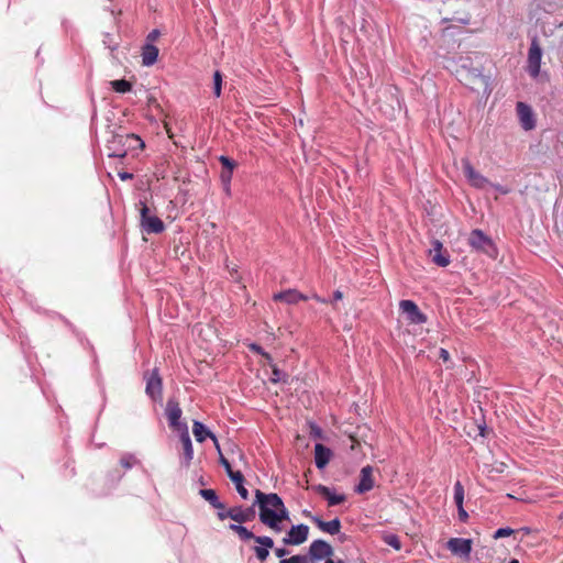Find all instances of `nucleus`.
I'll list each match as a JSON object with an SVG mask.
<instances>
[{
  "instance_id": "nucleus-21",
  "label": "nucleus",
  "mask_w": 563,
  "mask_h": 563,
  "mask_svg": "<svg viewBox=\"0 0 563 563\" xmlns=\"http://www.w3.org/2000/svg\"><path fill=\"white\" fill-rule=\"evenodd\" d=\"M273 299L275 301H284L288 305H295L301 300H303V301L308 300L309 297L301 294L297 289H287V290L280 291L278 294H275Z\"/></svg>"
},
{
  "instance_id": "nucleus-31",
  "label": "nucleus",
  "mask_w": 563,
  "mask_h": 563,
  "mask_svg": "<svg viewBox=\"0 0 563 563\" xmlns=\"http://www.w3.org/2000/svg\"><path fill=\"white\" fill-rule=\"evenodd\" d=\"M464 487L460 481L454 484V501L457 508L463 507Z\"/></svg>"
},
{
  "instance_id": "nucleus-47",
  "label": "nucleus",
  "mask_w": 563,
  "mask_h": 563,
  "mask_svg": "<svg viewBox=\"0 0 563 563\" xmlns=\"http://www.w3.org/2000/svg\"><path fill=\"white\" fill-rule=\"evenodd\" d=\"M439 356L444 362H448L450 360V353L445 349H440Z\"/></svg>"
},
{
  "instance_id": "nucleus-9",
  "label": "nucleus",
  "mask_w": 563,
  "mask_h": 563,
  "mask_svg": "<svg viewBox=\"0 0 563 563\" xmlns=\"http://www.w3.org/2000/svg\"><path fill=\"white\" fill-rule=\"evenodd\" d=\"M541 58L542 49L538 40L533 38L528 53V73L532 78H537L540 74Z\"/></svg>"
},
{
  "instance_id": "nucleus-14",
  "label": "nucleus",
  "mask_w": 563,
  "mask_h": 563,
  "mask_svg": "<svg viewBox=\"0 0 563 563\" xmlns=\"http://www.w3.org/2000/svg\"><path fill=\"white\" fill-rule=\"evenodd\" d=\"M163 383L159 376L158 369L154 368L152 373L146 377V395L154 401L162 397Z\"/></svg>"
},
{
  "instance_id": "nucleus-2",
  "label": "nucleus",
  "mask_w": 563,
  "mask_h": 563,
  "mask_svg": "<svg viewBox=\"0 0 563 563\" xmlns=\"http://www.w3.org/2000/svg\"><path fill=\"white\" fill-rule=\"evenodd\" d=\"M460 68L457 69L459 80L474 91L481 88H487L488 80L483 75L479 67H472L468 57H461Z\"/></svg>"
},
{
  "instance_id": "nucleus-53",
  "label": "nucleus",
  "mask_w": 563,
  "mask_h": 563,
  "mask_svg": "<svg viewBox=\"0 0 563 563\" xmlns=\"http://www.w3.org/2000/svg\"><path fill=\"white\" fill-rule=\"evenodd\" d=\"M324 563H336L335 561H333L331 558L327 559Z\"/></svg>"
},
{
  "instance_id": "nucleus-46",
  "label": "nucleus",
  "mask_w": 563,
  "mask_h": 563,
  "mask_svg": "<svg viewBox=\"0 0 563 563\" xmlns=\"http://www.w3.org/2000/svg\"><path fill=\"white\" fill-rule=\"evenodd\" d=\"M275 554L277 558H280L282 560L288 554V550L285 548H277L275 549Z\"/></svg>"
},
{
  "instance_id": "nucleus-40",
  "label": "nucleus",
  "mask_w": 563,
  "mask_h": 563,
  "mask_svg": "<svg viewBox=\"0 0 563 563\" xmlns=\"http://www.w3.org/2000/svg\"><path fill=\"white\" fill-rule=\"evenodd\" d=\"M515 531L511 529V528H499L495 531L493 538L494 539H500V538H505V537H509L514 533Z\"/></svg>"
},
{
  "instance_id": "nucleus-16",
  "label": "nucleus",
  "mask_w": 563,
  "mask_h": 563,
  "mask_svg": "<svg viewBox=\"0 0 563 563\" xmlns=\"http://www.w3.org/2000/svg\"><path fill=\"white\" fill-rule=\"evenodd\" d=\"M446 548L456 555L468 558L472 551V540L463 538H451Z\"/></svg>"
},
{
  "instance_id": "nucleus-8",
  "label": "nucleus",
  "mask_w": 563,
  "mask_h": 563,
  "mask_svg": "<svg viewBox=\"0 0 563 563\" xmlns=\"http://www.w3.org/2000/svg\"><path fill=\"white\" fill-rule=\"evenodd\" d=\"M310 562L327 560L334 554L333 548L324 540L318 539L311 542L309 547Z\"/></svg>"
},
{
  "instance_id": "nucleus-45",
  "label": "nucleus",
  "mask_w": 563,
  "mask_h": 563,
  "mask_svg": "<svg viewBox=\"0 0 563 563\" xmlns=\"http://www.w3.org/2000/svg\"><path fill=\"white\" fill-rule=\"evenodd\" d=\"M459 519L462 522H465L468 518V514L465 511L464 507L457 508Z\"/></svg>"
},
{
  "instance_id": "nucleus-20",
  "label": "nucleus",
  "mask_w": 563,
  "mask_h": 563,
  "mask_svg": "<svg viewBox=\"0 0 563 563\" xmlns=\"http://www.w3.org/2000/svg\"><path fill=\"white\" fill-rule=\"evenodd\" d=\"M430 256L432 257V262L440 267H446L450 264V255L446 250L443 249L442 243L438 240H434L432 243Z\"/></svg>"
},
{
  "instance_id": "nucleus-39",
  "label": "nucleus",
  "mask_w": 563,
  "mask_h": 563,
  "mask_svg": "<svg viewBox=\"0 0 563 563\" xmlns=\"http://www.w3.org/2000/svg\"><path fill=\"white\" fill-rule=\"evenodd\" d=\"M309 429H310L309 434L313 439H322L323 438V431L318 424L310 422Z\"/></svg>"
},
{
  "instance_id": "nucleus-30",
  "label": "nucleus",
  "mask_w": 563,
  "mask_h": 563,
  "mask_svg": "<svg viewBox=\"0 0 563 563\" xmlns=\"http://www.w3.org/2000/svg\"><path fill=\"white\" fill-rule=\"evenodd\" d=\"M110 85L115 92L120 93L129 92L132 89L131 82L125 79L112 80Z\"/></svg>"
},
{
  "instance_id": "nucleus-7",
  "label": "nucleus",
  "mask_w": 563,
  "mask_h": 563,
  "mask_svg": "<svg viewBox=\"0 0 563 563\" xmlns=\"http://www.w3.org/2000/svg\"><path fill=\"white\" fill-rule=\"evenodd\" d=\"M399 309L406 316V319L412 324H423L427 322V316L421 312L417 303L409 299L399 302Z\"/></svg>"
},
{
  "instance_id": "nucleus-55",
  "label": "nucleus",
  "mask_w": 563,
  "mask_h": 563,
  "mask_svg": "<svg viewBox=\"0 0 563 563\" xmlns=\"http://www.w3.org/2000/svg\"><path fill=\"white\" fill-rule=\"evenodd\" d=\"M336 563H346L343 560H338Z\"/></svg>"
},
{
  "instance_id": "nucleus-10",
  "label": "nucleus",
  "mask_w": 563,
  "mask_h": 563,
  "mask_svg": "<svg viewBox=\"0 0 563 563\" xmlns=\"http://www.w3.org/2000/svg\"><path fill=\"white\" fill-rule=\"evenodd\" d=\"M165 413L168 420V424L170 428L177 430L178 432L183 431V426H187L186 422H181L180 418L183 415L181 408L176 399L170 398L167 400Z\"/></svg>"
},
{
  "instance_id": "nucleus-18",
  "label": "nucleus",
  "mask_w": 563,
  "mask_h": 563,
  "mask_svg": "<svg viewBox=\"0 0 563 563\" xmlns=\"http://www.w3.org/2000/svg\"><path fill=\"white\" fill-rule=\"evenodd\" d=\"M255 542L260 545L254 547V553L258 561L265 562L269 555V549L274 547V540L267 536L255 538Z\"/></svg>"
},
{
  "instance_id": "nucleus-15",
  "label": "nucleus",
  "mask_w": 563,
  "mask_h": 563,
  "mask_svg": "<svg viewBox=\"0 0 563 563\" xmlns=\"http://www.w3.org/2000/svg\"><path fill=\"white\" fill-rule=\"evenodd\" d=\"M289 520V511L283 503V506H279L277 510H274V514H272L271 518L264 523V526L268 527L275 532H280L283 531L282 522Z\"/></svg>"
},
{
  "instance_id": "nucleus-50",
  "label": "nucleus",
  "mask_w": 563,
  "mask_h": 563,
  "mask_svg": "<svg viewBox=\"0 0 563 563\" xmlns=\"http://www.w3.org/2000/svg\"><path fill=\"white\" fill-rule=\"evenodd\" d=\"M311 298H313L314 300H317L319 302H322V303H327L328 302L324 298L319 297L317 294H313L311 296Z\"/></svg>"
},
{
  "instance_id": "nucleus-5",
  "label": "nucleus",
  "mask_w": 563,
  "mask_h": 563,
  "mask_svg": "<svg viewBox=\"0 0 563 563\" xmlns=\"http://www.w3.org/2000/svg\"><path fill=\"white\" fill-rule=\"evenodd\" d=\"M140 224L144 232L147 234H158L165 230L164 222L156 216L150 214V208L145 202L140 201Z\"/></svg>"
},
{
  "instance_id": "nucleus-29",
  "label": "nucleus",
  "mask_w": 563,
  "mask_h": 563,
  "mask_svg": "<svg viewBox=\"0 0 563 563\" xmlns=\"http://www.w3.org/2000/svg\"><path fill=\"white\" fill-rule=\"evenodd\" d=\"M229 529L231 531L235 532L242 541H249V540L255 541V538L258 537V536H255L252 531H250L246 527H244L243 525H240V523H231L229 526Z\"/></svg>"
},
{
  "instance_id": "nucleus-19",
  "label": "nucleus",
  "mask_w": 563,
  "mask_h": 563,
  "mask_svg": "<svg viewBox=\"0 0 563 563\" xmlns=\"http://www.w3.org/2000/svg\"><path fill=\"white\" fill-rule=\"evenodd\" d=\"M517 113L521 123V126L525 130H532L536 126V121L533 117V112L530 106L518 102L517 103Z\"/></svg>"
},
{
  "instance_id": "nucleus-35",
  "label": "nucleus",
  "mask_w": 563,
  "mask_h": 563,
  "mask_svg": "<svg viewBox=\"0 0 563 563\" xmlns=\"http://www.w3.org/2000/svg\"><path fill=\"white\" fill-rule=\"evenodd\" d=\"M384 542L397 551L401 549V542H400L398 536H396V534L385 536Z\"/></svg>"
},
{
  "instance_id": "nucleus-26",
  "label": "nucleus",
  "mask_w": 563,
  "mask_h": 563,
  "mask_svg": "<svg viewBox=\"0 0 563 563\" xmlns=\"http://www.w3.org/2000/svg\"><path fill=\"white\" fill-rule=\"evenodd\" d=\"M314 490L328 500L329 506H336L345 501V495L333 494L331 489L324 485H317Z\"/></svg>"
},
{
  "instance_id": "nucleus-52",
  "label": "nucleus",
  "mask_w": 563,
  "mask_h": 563,
  "mask_svg": "<svg viewBox=\"0 0 563 563\" xmlns=\"http://www.w3.org/2000/svg\"><path fill=\"white\" fill-rule=\"evenodd\" d=\"M347 539L345 534L340 536V541L344 542Z\"/></svg>"
},
{
  "instance_id": "nucleus-23",
  "label": "nucleus",
  "mask_w": 563,
  "mask_h": 563,
  "mask_svg": "<svg viewBox=\"0 0 563 563\" xmlns=\"http://www.w3.org/2000/svg\"><path fill=\"white\" fill-rule=\"evenodd\" d=\"M332 452L329 448L321 443L314 445V463L319 470H322L330 462Z\"/></svg>"
},
{
  "instance_id": "nucleus-6",
  "label": "nucleus",
  "mask_w": 563,
  "mask_h": 563,
  "mask_svg": "<svg viewBox=\"0 0 563 563\" xmlns=\"http://www.w3.org/2000/svg\"><path fill=\"white\" fill-rule=\"evenodd\" d=\"M255 507L256 506H254V504L247 508L236 506L230 509H224V511H218L217 516L222 521L230 518L234 522L242 525L252 521L255 518Z\"/></svg>"
},
{
  "instance_id": "nucleus-28",
  "label": "nucleus",
  "mask_w": 563,
  "mask_h": 563,
  "mask_svg": "<svg viewBox=\"0 0 563 563\" xmlns=\"http://www.w3.org/2000/svg\"><path fill=\"white\" fill-rule=\"evenodd\" d=\"M235 485L236 492L241 496L242 499H249V490L244 486V476L240 471H236L235 474H230L229 477Z\"/></svg>"
},
{
  "instance_id": "nucleus-54",
  "label": "nucleus",
  "mask_w": 563,
  "mask_h": 563,
  "mask_svg": "<svg viewBox=\"0 0 563 563\" xmlns=\"http://www.w3.org/2000/svg\"><path fill=\"white\" fill-rule=\"evenodd\" d=\"M509 563H519V561L517 559H511Z\"/></svg>"
},
{
  "instance_id": "nucleus-38",
  "label": "nucleus",
  "mask_w": 563,
  "mask_h": 563,
  "mask_svg": "<svg viewBox=\"0 0 563 563\" xmlns=\"http://www.w3.org/2000/svg\"><path fill=\"white\" fill-rule=\"evenodd\" d=\"M219 162L221 163L223 170H233L236 167L235 161L224 155L219 157Z\"/></svg>"
},
{
  "instance_id": "nucleus-41",
  "label": "nucleus",
  "mask_w": 563,
  "mask_h": 563,
  "mask_svg": "<svg viewBox=\"0 0 563 563\" xmlns=\"http://www.w3.org/2000/svg\"><path fill=\"white\" fill-rule=\"evenodd\" d=\"M103 44L111 49L112 52L117 48L118 44L114 43L112 36L110 34H106L103 37Z\"/></svg>"
},
{
  "instance_id": "nucleus-34",
  "label": "nucleus",
  "mask_w": 563,
  "mask_h": 563,
  "mask_svg": "<svg viewBox=\"0 0 563 563\" xmlns=\"http://www.w3.org/2000/svg\"><path fill=\"white\" fill-rule=\"evenodd\" d=\"M279 563H311L310 562V554L308 553L306 555H301V554L292 555L289 559L280 560Z\"/></svg>"
},
{
  "instance_id": "nucleus-44",
  "label": "nucleus",
  "mask_w": 563,
  "mask_h": 563,
  "mask_svg": "<svg viewBox=\"0 0 563 563\" xmlns=\"http://www.w3.org/2000/svg\"><path fill=\"white\" fill-rule=\"evenodd\" d=\"M253 350L257 353L262 354L269 363L272 362V357L268 353L264 352L263 349L258 345H253Z\"/></svg>"
},
{
  "instance_id": "nucleus-24",
  "label": "nucleus",
  "mask_w": 563,
  "mask_h": 563,
  "mask_svg": "<svg viewBox=\"0 0 563 563\" xmlns=\"http://www.w3.org/2000/svg\"><path fill=\"white\" fill-rule=\"evenodd\" d=\"M192 433L197 440V442H203L207 438L213 440L218 450H220L217 437L200 421H194L192 424Z\"/></svg>"
},
{
  "instance_id": "nucleus-51",
  "label": "nucleus",
  "mask_w": 563,
  "mask_h": 563,
  "mask_svg": "<svg viewBox=\"0 0 563 563\" xmlns=\"http://www.w3.org/2000/svg\"><path fill=\"white\" fill-rule=\"evenodd\" d=\"M492 186L504 195H506L508 192V190L504 189L500 185H492Z\"/></svg>"
},
{
  "instance_id": "nucleus-32",
  "label": "nucleus",
  "mask_w": 563,
  "mask_h": 563,
  "mask_svg": "<svg viewBox=\"0 0 563 563\" xmlns=\"http://www.w3.org/2000/svg\"><path fill=\"white\" fill-rule=\"evenodd\" d=\"M136 463H137V460L135 459V456L133 454H130V453L123 454L120 459V464L125 470L132 468Z\"/></svg>"
},
{
  "instance_id": "nucleus-17",
  "label": "nucleus",
  "mask_w": 563,
  "mask_h": 563,
  "mask_svg": "<svg viewBox=\"0 0 563 563\" xmlns=\"http://www.w3.org/2000/svg\"><path fill=\"white\" fill-rule=\"evenodd\" d=\"M374 479H373V467L369 465L364 466L360 472V482L355 486V492L357 494H365L373 489Z\"/></svg>"
},
{
  "instance_id": "nucleus-42",
  "label": "nucleus",
  "mask_w": 563,
  "mask_h": 563,
  "mask_svg": "<svg viewBox=\"0 0 563 563\" xmlns=\"http://www.w3.org/2000/svg\"><path fill=\"white\" fill-rule=\"evenodd\" d=\"M220 463L225 468L227 475L230 477V474H235V472L232 470L230 462L223 456H220Z\"/></svg>"
},
{
  "instance_id": "nucleus-13",
  "label": "nucleus",
  "mask_w": 563,
  "mask_h": 563,
  "mask_svg": "<svg viewBox=\"0 0 563 563\" xmlns=\"http://www.w3.org/2000/svg\"><path fill=\"white\" fill-rule=\"evenodd\" d=\"M183 431L179 433V440L183 445V455L180 456V463L185 467H189L194 459V448L189 435L188 426H183Z\"/></svg>"
},
{
  "instance_id": "nucleus-25",
  "label": "nucleus",
  "mask_w": 563,
  "mask_h": 563,
  "mask_svg": "<svg viewBox=\"0 0 563 563\" xmlns=\"http://www.w3.org/2000/svg\"><path fill=\"white\" fill-rule=\"evenodd\" d=\"M158 48L152 43H145L142 46V65L143 66H152L157 62L158 57Z\"/></svg>"
},
{
  "instance_id": "nucleus-3",
  "label": "nucleus",
  "mask_w": 563,
  "mask_h": 563,
  "mask_svg": "<svg viewBox=\"0 0 563 563\" xmlns=\"http://www.w3.org/2000/svg\"><path fill=\"white\" fill-rule=\"evenodd\" d=\"M254 506L258 507L260 521L264 525L274 514V510L283 506V499L276 493L266 494L261 489H256Z\"/></svg>"
},
{
  "instance_id": "nucleus-48",
  "label": "nucleus",
  "mask_w": 563,
  "mask_h": 563,
  "mask_svg": "<svg viewBox=\"0 0 563 563\" xmlns=\"http://www.w3.org/2000/svg\"><path fill=\"white\" fill-rule=\"evenodd\" d=\"M118 175L122 180H129L133 178V174L128 172H120Z\"/></svg>"
},
{
  "instance_id": "nucleus-12",
  "label": "nucleus",
  "mask_w": 563,
  "mask_h": 563,
  "mask_svg": "<svg viewBox=\"0 0 563 563\" xmlns=\"http://www.w3.org/2000/svg\"><path fill=\"white\" fill-rule=\"evenodd\" d=\"M463 173L468 183L475 188L484 189L490 185L486 177L475 170L468 159L463 161Z\"/></svg>"
},
{
  "instance_id": "nucleus-49",
  "label": "nucleus",
  "mask_w": 563,
  "mask_h": 563,
  "mask_svg": "<svg viewBox=\"0 0 563 563\" xmlns=\"http://www.w3.org/2000/svg\"><path fill=\"white\" fill-rule=\"evenodd\" d=\"M343 298V292L341 290H335L333 292V301L341 300Z\"/></svg>"
},
{
  "instance_id": "nucleus-1",
  "label": "nucleus",
  "mask_w": 563,
  "mask_h": 563,
  "mask_svg": "<svg viewBox=\"0 0 563 563\" xmlns=\"http://www.w3.org/2000/svg\"><path fill=\"white\" fill-rule=\"evenodd\" d=\"M108 151L110 157L124 158L129 154H134L144 147L142 139L133 133L115 134L108 141Z\"/></svg>"
},
{
  "instance_id": "nucleus-43",
  "label": "nucleus",
  "mask_w": 563,
  "mask_h": 563,
  "mask_svg": "<svg viewBox=\"0 0 563 563\" xmlns=\"http://www.w3.org/2000/svg\"><path fill=\"white\" fill-rule=\"evenodd\" d=\"M161 33L158 30H152L147 36H146V43H154L158 37H159Z\"/></svg>"
},
{
  "instance_id": "nucleus-22",
  "label": "nucleus",
  "mask_w": 563,
  "mask_h": 563,
  "mask_svg": "<svg viewBox=\"0 0 563 563\" xmlns=\"http://www.w3.org/2000/svg\"><path fill=\"white\" fill-rule=\"evenodd\" d=\"M311 521L323 532L330 533V534H338L341 529V521L339 518H335L331 521H323L318 516L309 515Z\"/></svg>"
},
{
  "instance_id": "nucleus-11",
  "label": "nucleus",
  "mask_w": 563,
  "mask_h": 563,
  "mask_svg": "<svg viewBox=\"0 0 563 563\" xmlns=\"http://www.w3.org/2000/svg\"><path fill=\"white\" fill-rule=\"evenodd\" d=\"M309 534V527L307 525L300 523L297 526H292L290 530L287 532L286 537L283 539V543L285 545H299L302 544Z\"/></svg>"
},
{
  "instance_id": "nucleus-56",
  "label": "nucleus",
  "mask_w": 563,
  "mask_h": 563,
  "mask_svg": "<svg viewBox=\"0 0 563 563\" xmlns=\"http://www.w3.org/2000/svg\"><path fill=\"white\" fill-rule=\"evenodd\" d=\"M361 563H366L364 560H361Z\"/></svg>"
},
{
  "instance_id": "nucleus-33",
  "label": "nucleus",
  "mask_w": 563,
  "mask_h": 563,
  "mask_svg": "<svg viewBox=\"0 0 563 563\" xmlns=\"http://www.w3.org/2000/svg\"><path fill=\"white\" fill-rule=\"evenodd\" d=\"M222 89V74L219 70H216L213 74V93L216 97L221 96Z\"/></svg>"
},
{
  "instance_id": "nucleus-36",
  "label": "nucleus",
  "mask_w": 563,
  "mask_h": 563,
  "mask_svg": "<svg viewBox=\"0 0 563 563\" xmlns=\"http://www.w3.org/2000/svg\"><path fill=\"white\" fill-rule=\"evenodd\" d=\"M273 372L271 382L276 384L282 380H286L287 374H285L283 371H280L276 365H272Z\"/></svg>"
},
{
  "instance_id": "nucleus-27",
  "label": "nucleus",
  "mask_w": 563,
  "mask_h": 563,
  "mask_svg": "<svg viewBox=\"0 0 563 563\" xmlns=\"http://www.w3.org/2000/svg\"><path fill=\"white\" fill-rule=\"evenodd\" d=\"M199 495L206 501H208L213 508L218 509L219 511H224L225 505L222 501H220L214 489H200Z\"/></svg>"
},
{
  "instance_id": "nucleus-4",
  "label": "nucleus",
  "mask_w": 563,
  "mask_h": 563,
  "mask_svg": "<svg viewBox=\"0 0 563 563\" xmlns=\"http://www.w3.org/2000/svg\"><path fill=\"white\" fill-rule=\"evenodd\" d=\"M468 244L473 250L482 252L490 258H496L498 255L497 247L493 240L479 229H474L470 233Z\"/></svg>"
},
{
  "instance_id": "nucleus-37",
  "label": "nucleus",
  "mask_w": 563,
  "mask_h": 563,
  "mask_svg": "<svg viewBox=\"0 0 563 563\" xmlns=\"http://www.w3.org/2000/svg\"><path fill=\"white\" fill-rule=\"evenodd\" d=\"M233 170H222L220 174L221 181L227 192H230V183L232 179Z\"/></svg>"
}]
</instances>
